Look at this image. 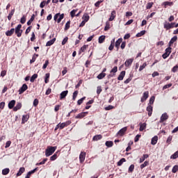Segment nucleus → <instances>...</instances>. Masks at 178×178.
Returning <instances> with one entry per match:
<instances>
[{"mask_svg":"<svg viewBox=\"0 0 178 178\" xmlns=\"http://www.w3.org/2000/svg\"><path fill=\"white\" fill-rule=\"evenodd\" d=\"M56 41V38H53L51 40H49L46 43V47H51V45H54Z\"/></svg>","mask_w":178,"mask_h":178,"instance_id":"5701e85b","label":"nucleus"},{"mask_svg":"<svg viewBox=\"0 0 178 178\" xmlns=\"http://www.w3.org/2000/svg\"><path fill=\"white\" fill-rule=\"evenodd\" d=\"M163 26H164V29L168 31V30H170V29H172V26H170V23L168 22H165L164 24H163Z\"/></svg>","mask_w":178,"mask_h":178,"instance_id":"b1692460","label":"nucleus"},{"mask_svg":"<svg viewBox=\"0 0 178 178\" xmlns=\"http://www.w3.org/2000/svg\"><path fill=\"white\" fill-rule=\"evenodd\" d=\"M68 93H69V91H68V90L63 91V92L60 93V99H63V98H66V96L67 95Z\"/></svg>","mask_w":178,"mask_h":178,"instance_id":"412c9836","label":"nucleus"},{"mask_svg":"<svg viewBox=\"0 0 178 178\" xmlns=\"http://www.w3.org/2000/svg\"><path fill=\"white\" fill-rule=\"evenodd\" d=\"M124 76H126V71H122L118 77V80L122 81L124 79Z\"/></svg>","mask_w":178,"mask_h":178,"instance_id":"dca6fc26","label":"nucleus"},{"mask_svg":"<svg viewBox=\"0 0 178 178\" xmlns=\"http://www.w3.org/2000/svg\"><path fill=\"white\" fill-rule=\"evenodd\" d=\"M156 143H158V136H155L154 137H153L152 138L151 144H152V145H155L156 144Z\"/></svg>","mask_w":178,"mask_h":178,"instance_id":"393cba45","label":"nucleus"},{"mask_svg":"<svg viewBox=\"0 0 178 178\" xmlns=\"http://www.w3.org/2000/svg\"><path fill=\"white\" fill-rule=\"evenodd\" d=\"M129 173H133L134 172V164H131L128 170Z\"/></svg>","mask_w":178,"mask_h":178,"instance_id":"c03bdc74","label":"nucleus"},{"mask_svg":"<svg viewBox=\"0 0 178 178\" xmlns=\"http://www.w3.org/2000/svg\"><path fill=\"white\" fill-rule=\"evenodd\" d=\"M58 158V154L55 153L53 156L50 157V161H55Z\"/></svg>","mask_w":178,"mask_h":178,"instance_id":"13d9d810","label":"nucleus"},{"mask_svg":"<svg viewBox=\"0 0 178 178\" xmlns=\"http://www.w3.org/2000/svg\"><path fill=\"white\" fill-rule=\"evenodd\" d=\"M163 5H164L165 8H166L167 6H173V2L165 1L163 3Z\"/></svg>","mask_w":178,"mask_h":178,"instance_id":"2f4dec72","label":"nucleus"},{"mask_svg":"<svg viewBox=\"0 0 178 178\" xmlns=\"http://www.w3.org/2000/svg\"><path fill=\"white\" fill-rule=\"evenodd\" d=\"M168 119H169V115H168V113H163L160 118V123H163V122L168 120Z\"/></svg>","mask_w":178,"mask_h":178,"instance_id":"423d86ee","label":"nucleus"},{"mask_svg":"<svg viewBox=\"0 0 178 178\" xmlns=\"http://www.w3.org/2000/svg\"><path fill=\"white\" fill-rule=\"evenodd\" d=\"M105 145H106L108 148H111L113 147V142L112 140L106 141Z\"/></svg>","mask_w":178,"mask_h":178,"instance_id":"c85d7f7f","label":"nucleus"},{"mask_svg":"<svg viewBox=\"0 0 178 178\" xmlns=\"http://www.w3.org/2000/svg\"><path fill=\"white\" fill-rule=\"evenodd\" d=\"M147 111L148 112V116L152 115V106H148L147 107Z\"/></svg>","mask_w":178,"mask_h":178,"instance_id":"cd10ccee","label":"nucleus"},{"mask_svg":"<svg viewBox=\"0 0 178 178\" xmlns=\"http://www.w3.org/2000/svg\"><path fill=\"white\" fill-rule=\"evenodd\" d=\"M72 124V121L68 120L65 122L59 123L60 124V130H63V129H65V127H67V126L70 125Z\"/></svg>","mask_w":178,"mask_h":178,"instance_id":"39448f33","label":"nucleus"},{"mask_svg":"<svg viewBox=\"0 0 178 178\" xmlns=\"http://www.w3.org/2000/svg\"><path fill=\"white\" fill-rule=\"evenodd\" d=\"M88 115V111L86 112H82L78 114L76 117L75 119H83V118H86V115Z\"/></svg>","mask_w":178,"mask_h":178,"instance_id":"6e6552de","label":"nucleus"},{"mask_svg":"<svg viewBox=\"0 0 178 178\" xmlns=\"http://www.w3.org/2000/svg\"><path fill=\"white\" fill-rule=\"evenodd\" d=\"M37 77H38V74H34L30 79V81L31 83H34V81H35V79H37Z\"/></svg>","mask_w":178,"mask_h":178,"instance_id":"c9c22d12","label":"nucleus"},{"mask_svg":"<svg viewBox=\"0 0 178 178\" xmlns=\"http://www.w3.org/2000/svg\"><path fill=\"white\" fill-rule=\"evenodd\" d=\"M86 152H81V154L79 155V161H80L81 163H83V162H84V161H86Z\"/></svg>","mask_w":178,"mask_h":178,"instance_id":"9d476101","label":"nucleus"},{"mask_svg":"<svg viewBox=\"0 0 178 178\" xmlns=\"http://www.w3.org/2000/svg\"><path fill=\"white\" fill-rule=\"evenodd\" d=\"M82 19L85 22H88V20H90V15H88V14H87V13H85L83 15Z\"/></svg>","mask_w":178,"mask_h":178,"instance_id":"7c9ffc66","label":"nucleus"},{"mask_svg":"<svg viewBox=\"0 0 178 178\" xmlns=\"http://www.w3.org/2000/svg\"><path fill=\"white\" fill-rule=\"evenodd\" d=\"M39 104L38 99H35L33 101V106H38Z\"/></svg>","mask_w":178,"mask_h":178,"instance_id":"774afa93","label":"nucleus"},{"mask_svg":"<svg viewBox=\"0 0 178 178\" xmlns=\"http://www.w3.org/2000/svg\"><path fill=\"white\" fill-rule=\"evenodd\" d=\"M48 65H49V60H47L45 61V63L42 66V69H45L46 67H48Z\"/></svg>","mask_w":178,"mask_h":178,"instance_id":"0e129e2a","label":"nucleus"},{"mask_svg":"<svg viewBox=\"0 0 178 178\" xmlns=\"http://www.w3.org/2000/svg\"><path fill=\"white\" fill-rule=\"evenodd\" d=\"M69 29H70V20H69L66 24H65V31H67V30H69Z\"/></svg>","mask_w":178,"mask_h":178,"instance_id":"a19ab883","label":"nucleus"},{"mask_svg":"<svg viewBox=\"0 0 178 178\" xmlns=\"http://www.w3.org/2000/svg\"><path fill=\"white\" fill-rule=\"evenodd\" d=\"M16 104V100H11L8 103V108L9 109H13L15 108V105Z\"/></svg>","mask_w":178,"mask_h":178,"instance_id":"6ab92c4d","label":"nucleus"},{"mask_svg":"<svg viewBox=\"0 0 178 178\" xmlns=\"http://www.w3.org/2000/svg\"><path fill=\"white\" fill-rule=\"evenodd\" d=\"M47 161H48V159H44L42 160V161H41L40 163H37L36 165L37 166H40V165H44L45 162H47Z\"/></svg>","mask_w":178,"mask_h":178,"instance_id":"5fc2aeb1","label":"nucleus"},{"mask_svg":"<svg viewBox=\"0 0 178 178\" xmlns=\"http://www.w3.org/2000/svg\"><path fill=\"white\" fill-rule=\"evenodd\" d=\"M134 61V58L127 59L124 63V65L126 66V67H130V66H131V64L133 63Z\"/></svg>","mask_w":178,"mask_h":178,"instance_id":"ddd939ff","label":"nucleus"},{"mask_svg":"<svg viewBox=\"0 0 178 178\" xmlns=\"http://www.w3.org/2000/svg\"><path fill=\"white\" fill-rule=\"evenodd\" d=\"M118 72V67H114L110 72V73H113L115 74Z\"/></svg>","mask_w":178,"mask_h":178,"instance_id":"e2e57ef3","label":"nucleus"},{"mask_svg":"<svg viewBox=\"0 0 178 178\" xmlns=\"http://www.w3.org/2000/svg\"><path fill=\"white\" fill-rule=\"evenodd\" d=\"M9 172H10L9 168H5L2 170V175L6 176V175H9Z\"/></svg>","mask_w":178,"mask_h":178,"instance_id":"72a5a7b5","label":"nucleus"},{"mask_svg":"<svg viewBox=\"0 0 178 178\" xmlns=\"http://www.w3.org/2000/svg\"><path fill=\"white\" fill-rule=\"evenodd\" d=\"M56 151V147L49 146L45 150L46 156H51Z\"/></svg>","mask_w":178,"mask_h":178,"instance_id":"f257e3e1","label":"nucleus"},{"mask_svg":"<svg viewBox=\"0 0 178 178\" xmlns=\"http://www.w3.org/2000/svg\"><path fill=\"white\" fill-rule=\"evenodd\" d=\"M147 127V124L143 123L140 125L139 131H144L145 130V127Z\"/></svg>","mask_w":178,"mask_h":178,"instance_id":"4c0bfd02","label":"nucleus"},{"mask_svg":"<svg viewBox=\"0 0 178 178\" xmlns=\"http://www.w3.org/2000/svg\"><path fill=\"white\" fill-rule=\"evenodd\" d=\"M115 17H116V11L113 10V11L111 12V15L110 16V17H109V19H108L109 22L113 21V19H115Z\"/></svg>","mask_w":178,"mask_h":178,"instance_id":"4be33fe9","label":"nucleus"},{"mask_svg":"<svg viewBox=\"0 0 178 178\" xmlns=\"http://www.w3.org/2000/svg\"><path fill=\"white\" fill-rule=\"evenodd\" d=\"M155 101V97L152 96L150 99H149V104L150 105H152L154 104Z\"/></svg>","mask_w":178,"mask_h":178,"instance_id":"338daca9","label":"nucleus"},{"mask_svg":"<svg viewBox=\"0 0 178 178\" xmlns=\"http://www.w3.org/2000/svg\"><path fill=\"white\" fill-rule=\"evenodd\" d=\"M51 74L49 73H47L45 74V78H44V83L45 84H48V83H49V77H50Z\"/></svg>","mask_w":178,"mask_h":178,"instance_id":"c756f323","label":"nucleus"},{"mask_svg":"<svg viewBox=\"0 0 178 178\" xmlns=\"http://www.w3.org/2000/svg\"><path fill=\"white\" fill-rule=\"evenodd\" d=\"M147 67V63H144L142 65L139 67V72H142V70H144Z\"/></svg>","mask_w":178,"mask_h":178,"instance_id":"49530a36","label":"nucleus"},{"mask_svg":"<svg viewBox=\"0 0 178 178\" xmlns=\"http://www.w3.org/2000/svg\"><path fill=\"white\" fill-rule=\"evenodd\" d=\"M109 29H111V24H109V22H106V26L104 27V31H108Z\"/></svg>","mask_w":178,"mask_h":178,"instance_id":"6e6d98bb","label":"nucleus"},{"mask_svg":"<svg viewBox=\"0 0 178 178\" xmlns=\"http://www.w3.org/2000/svg\"><path fill=\"white\" fill-rule=\"evenodd\" d=\"M102 92V86H97V95H99Z\"/></svg>","mask_w":178,"mask_h":178,"instance_id":"864d4df0","label":"nucleus"},{"mask_svg":"<svg viewBox=\"0 0 178 178\" xmlns=\"http://www.w3.org/2000/svg\"><path fill=\"white\" fill-rule=\"evenodd\" d=\"M126 162V159L122 158L117 163L118 166H122V165H123V163Z\"/></svg>","mask_w":178,"mask_h":178,"instance_id":"58836bf2","label":"nucleus"},{"mask_svg":"<svg viewBox=\"0 0 178 178\" xmlns=\"http://www.w3.org/2000/svg\"><path fill=\"white\" fill-rule=\"evenodd\" d=\"M28 88H29V86H27V84L24 83L22 85V86L19 88V90H18L19 94H23V92H24V91L27 90Z\"/></svg>","mask_w":178,"mask_h":178,"instance_id":"0eeeda50","label":"nucleus"},{"mask_svg":"<svg viewBox=\"0 0 178 178\" xmlns=\"http://www.w3.org/2000/svg\"><path fill=\"white\" fill-rule=\"evenodd\" d=\"M178 158V150L177 152H175L171 156L170 159H177Z\"/></svg>","mask_w":178,"mask_h":178,"instance_id":"ea45409f","label":"nucleus"},{"mask_svg":"<svg viewBox=\"0 0 178 178\" xmlns=\"http://www.w3.org/2000/svg\"><path fill=\"white\" fill-rule=\"evenodd\" d=\"M148 97H149V92H145L143 95V97H141V102H145V101H147L148 99Z\"/></svg>","mask_w":178,"mask_h":178,"instance_id":"1a4fd4ad","label":"nucleus"},{"mask_svg":"<svg viewBox=\"0 0 178 178\" xmlns=\"http://www.w3.org/2000/svg\"><path fill=\"white\" fill-rule=\"evenodd\" d=\"M171 72H172V73H176V72H178V64L175 65L172 70Z\"/></svg>","mask_w":178,"mask_h":178,"instance_id":"3c124183","label":"nucleus"},{"mask_svg":"<svg viewBox=\"0 0 178 178\" xmlns=\"http://www.w3.org/2000/svg\"><path fill=\"white\" fill-rule=\"evenodd\" d=\"M126 131H127V127H123L118 132V135L120 136L121 137L124 136V133H126Z\"/></svg>","mask_w":178,"mask_h":178,"instance_id":"9b49d317","label":"nucleus"},{"mask_svg":"<svg viewBox=\"0 0 178 178\" xmlns=\"http://www.w3.org/2000/svg\"><path fill=\"white\" fill-rule=\"evenodd\" d=\"M29 119H30V114L22 115V124H24V123H26V122H27Z\"/></svg>","mask_w":178,"mask_h":178,"instance_id":"f8f14e48","label":"nucleus"},{"mask_svg":"<svg viewBox=\"0 0 178 178\" xmlns=\"http://www.w3.org/2000/svg\"><path fill=\"white\" fill-rule=\"evenodd\" d=\"M172 54V47H169L167 49H165V52L162 55L163 59H166Z\"/></svg>","mask_w":178,"mask_h":178,"instance_id":"20e7f679","label":"nucleus"},{"mask_svg":"<svg viewBox=\"0 0 178 178\" xmlns=\"http://www.w3.org/2000/svg\"><path fill=\"white\" fill-rule=\"evenodd\" d=\"M170 87H172V83H169V84L165 85L163 87V90H166L168 88H170Z\"/></svg>","mask_w":178,"mask_h":178,"instance_id":"69168bd1","label":"nucleus"},{"mask_svg":"<svg viewBox=\"0 0 178 178\" xmlns=\"http://www.w3.org/2000/svg\"><path fill=\"white\" fill-rule=\"evenodd\" d=\"M123 39L122 38H119L116 42H115V48H117V51H119V48H120V43L122 42Z\"/></svg>","mask_w":178,"mask_h":178,"instance_id":"4468645a","label":"nucleus"},{"mask_svg":"<svg viewBox=\"0 0 178 178\" xmlns=\"http://www.w3.org/2000/svg\"><path fill=\"white\" fill-rule=\"evenodd\" d=\"M93 141H98L99 140H102V135L99 134V135H95L93 138H92Z\"/></svg>","mask_w":178,"mask_h":178,"instance_id":"a878e982","label":"nucleus"},{"mask_svg":"<svg viewBox=\"0 0 178 178\" xmlns=\"http://www.w3.org/2000/svg\"><path fill=\"white\" fill-rule=\"evenodd\" d=\"M178 171V165H175L173 166L172 169V173H176Z\"/></svg>","mask_w":178,"mask_h":178,"instance_id":"4d7b16f0","label":"nucleus"},{"mask_svg":"<svg viewBox=\"0 0 178 178\" xmlns=\"http://www.w3.org/2000/svg\"><path fill=\"white\" fill-rule=\"evenodd\" d=\"M26 16L24 15V16L21 18L20 23H21L22 24H24V23H26Z\"/></svg>","mask_w":178,"mask_h":178,"instance_id":"680f3d73","label":"nucleus"},{"mask_svg":"<svg viewBox=\"0 0 178 178\" xmlns=\"http://www.w3.org/2000/svg\"><path fill=\"white\" fill-rule=\"evenodd\" d=\"M77 95H79V91L76 90L73 92V96H72L73 101H76V98H77Z\"/></svg>","mask_w":178,"mask_h":178,"instance_id":"79ce46f5","label":"nucleus"},{"mask_svg":"<svg viewBox=\"0 0 178 178\" xmlns=\"http://www.w3.org/2000/svg\"><path fill=\"white\" fill-rule=\"evenodd\" d=\"M77 12V10H72L70 12L71 17H74L76 16V13Z\"/></svg>","mask_w":178,"mask_h":178,"instance_id":"bf43d9fd","label":"nucleus"},{"mask_svg":"<svg viewBox=\"0 0 178 178\" xmlns=\"http://www.w3.org/2000/svg\"><path fill=\"white\" fill-rule=\"evenodd\" d=\"M22 104L20 102H17L16 106L13 108L14 112H17L19 109H22Z\"/></svg>","mask_w":178,"mask_h":178,"instance_id":"f3484780","label":"nucleus"},{"mask_svg":"<svg viewBox=\"0 0 178 178\" xmlns=\"http://www.w3.org/2000/svg\"><path fill=\"white\" fill-rule=\"evenodd\" d=\"M173 138V136H169L167 138V140H166V144H168V145L172 143V140Z\"/></svg>","mask_w":178,"mask_h":178,"instance_id":"a18cd8bd","label":"nucleus"},{"mask_svg":"<svg viewBox=\"0 0 178 178\" xmlns=\"http://www.w3.org/2000/svg\"><path fill=\"white\" fill-rule=\"evenodd\" d=\"M154 6V2H149L146 5V9H151Z\"/></svg>","mask_w":178,"mask_h":178,"instance_id":"de8ad7c7","label":"nucleus"},{"mask_svg":"<svg viewBox=\"0 0 178 178\" xmlns=\"http://www.w3.org/2000/svg\"><path fill=\"white\" fill-rule=\"evenodd\" d=\"M85 99H86V97H83L81 99H79L77 101V105H81V104H83V102H84Z\"/></svg>","mask_w":178,"mask_h":178,"instance_id":"603ef678","label":"nucleus"},{"mask_svg":"<svg viewBox=\"0 0 178 178\" xmlns=\"http://www.w3.org/2000/svg\"><path fill=\"white\" fill-rule=\"evenodd\" d=\"M87 48H88V44H84L82 47H81L80 52H85Z\"/></svg>","mask_w":178,"mask_h":178,"instance_id":"09e8293b","label":"nucleus"},{"mask_svg":"<svg viewBox=\"0 0 178 178\" xmlns=\"http://www.w3.org/2000/svg\"><path fill=\"white\" fill-rule=\"evenodd\" d=\"M145 34V31H141L140 33L136 34L137 38L143 37Z\"/></svg>","mask_w":178,"mask_h":178,"instance_id":"8fccbe9b","label":"nucleus"},{"mask_svg":"<svg viewBox=\"0 0 178 178\" xmlns=\"http://www.w3.org/2000/svg\"><path fill=\"white\" fill-rule=\"evenodd\" d=\"M105 76H106V74L105 72H102L97 76V79L99 80H102Z\"/></svg>","mask_w":178,"mask_h":178,"instance_id":"e433bc0d","label":"nucleus"},{"mask_svg":"<svg viewBox=\"0 0 178 178\" xmlns=\"http://www.w3.org/2000/svg\"><path fill=\"white\" fill-rule=\"evenodd\" d=\"M15 31L17 37H22V34H23V30H22V24H18L17 26L15 27Z\"/></svg>","mask_w":178,"mask_h":178,"instance_id":"7ed1b4c3","label":"nucleus"},{"mask_svg":"<svg viewBox=\"0 0 178 178\" xmlns=\"http://www.w3.org/2000/svg\"><path fill=\"white\" fill-rule=\"evenodd\" d=\"M39 55L38 54H34L32 57V59L30 60V63H34L35 62L37 58H38Z\"/></svg>","mask_w":178,"mask_h":178,"instance_id":"f704fd0d","label":"nucleus"},{"mask_svg":"<svg viewBox=\"0 0 178 178\" xmlns=\"http://www.w3.org/2000/svg\"><path fill=\"white\" fill-rule=\"evenodd\" d=\"M149 157L148 154H143V156L140 159V163H143L145 159Z\"/></svg>","mask_w":178,"mask_h":178,"instance_id":"bb28decb","label":"nucleus"},{"mask_svg":"<svg viewBox=\"0 0 178 178\" xmlns=\"http://www.w3.org/2000/svg\"><path fill=\"white\" fill-rule=\"evenodd\" d=\"M105 38H106V36L105 35H101L99 38V44H102L105 41Z\"/></svg>","mask_w":178,"mask_h":178,"instance_id":"473e14b6","label":"nucleus"},{"mask_svg":"<svg viewBox=\"0 0 178 178\" xmlns=\"http://www.w3.org/2000/svg\"><path fill=\"white\" fill-rule=\"evenodd\" d=\"M65 17V14H60V13H56L54 17V20L57 23H60L63 19Z\"/></svg>","mask_w":178,"mask_h":178,"instance_id":"f03ea898","label":"nucleus"},{"mask_svg":"<svg viewBox=\"0 0 178 178\" xmlns=\"http://www.w3.org/2000/svg\"><path fill=\"white\" fill-rule=\"evenodd\" d=\"M148 165H149V162L145 161L144 163L140 165V169H144V168H145V166H148Z\"/></svg>","mask_w":178,"mask_h":178,"instance_id":"37998d69","label":"nucleus"},{"mask_svg":"<svg viewBox=\"0 0 178 178\" xmlns=\"http://www.w3.org/2000/svg\"><path fill=\"white\" fill-rule=\"evenodd\" d=\"M31 29H33V26H29L27 29H26V31H25V34H26V35H27V34H29V33H30L31 31Z\"/></svg>","mask_w":178,"mask_h":178,"instance_id":"052dcab7","label":"nucleus"},{"mask_svg":"<svg viewBox=\"0 0 178 178\" xmlns=\"http://www.w3.org/2000/svg\"><path fill=\"white\" fill-rule=\"evenodd\" d=\"M14 33H15V29L13 28L10 31H7L6 32V35H7V37H12V35H13Z\"/></svg>","mask_w":178,"mask_h":178,"instance_id":"a211bd4d","label":"nucleus"},{"mask_svg":"<svg viewBox=\"0 0 178 178\" xmlns=\"http://www.w3.org/2000/svg\"><path fill=\"white\" fill-rule=\"evenodd\" d=\"M176 41H177V35H175L171 38V40H170V42L168 43L169 47H172V45H173V44H175V42H176Z\"/></svg>","mask_w":178,"mask_h":178,"instance_id":"2eb2a0df","label":"nucleus"},{"mask_svg":"<svg viewBox=\"0 0 178 178\" xmlns=\"http://www.w3.org/2000/svg\"><path fill=\"white\" fill-rule=\"evenodd\" d=\"M24 172H26V168H24V167L20 168L18 171V173H17L16 175L17 177H19V176H22Z\"/></svg>","mask_w":178,"mask_h":178,"instance_id":"aec40b11","label":"nucleus"}]
</instances>
